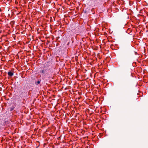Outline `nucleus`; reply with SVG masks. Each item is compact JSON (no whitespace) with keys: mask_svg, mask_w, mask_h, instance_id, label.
<instances>
[{"mask_svg":"<svg viewBox=\"0 0 148 148\" xmlns=\"http://www.w3.org/2000/svg\"><path fill=\"white\" fill-rule=\"evenodd\" d=\"M45 72V70L44 69H43L41 73H44Z\"/></svg>","mask_w":148,"mask_h":148,"instance_id":"nucleus-6","label":"nucleus"},{"mask_svg":"<svg viewBox=\"0 0 148 148\" xmlns=\"http://www.w3.org/2000/svg\"><path fill=\"white\" fill-rule=\"evenodd\" d=\"M8 74L9 76H12L14 74L11 71H9L8 73Z\"/></svg>","mask_w":148,"mask_h":148,"instance_id":"nucleus-1","label":"nucleus"},{"mask_svg":"<svg viewBox=\"0 0 148 148\" xmlns=\"http://www.w3.org/2000/svg\"><path fill=\"white\" fill-rule=\"evenodd\" d=\"M25 86H26V87L24 86V87H23V88L24 89H26L27 88V86H26V85H25Z\"/></svg>","mask_w":148,"mask_h":148,"instance_id":"nucleus-5","label":"nucleus"},{"mask_svg":"<svg viewBox=\"0 0 148 148\" xmlns=\"http://www.w3.org/2000/svg\"><path fill=\"white\" fill-rule=\"evenodd\" d=\"M14 107H11L10 108V110L11 111L12 110L14 109Z\"/></svg>","mask_w":148,"mask_h":148,"instance_id":"nucleus-4","label":"nucleus"},{"mask_svg":"<svg viewBox=\"0 0 148 148\" xmlns=\"http://www.w3.org/2000/svg\"><path fill=\"white\" fill-rule=\"evenodd\" d=\"M47 67V64L45 65L44 66V68H45L46 67Z\"/></svg>","mask_w":148,"mask_h":148,"instance_id":"nucleus-7","label":"nucleus"},{"mask_svg":"<svg viewBox=\"0 0 148 148\" xmlns=\"http://www.w3.org/2000/svg\"><path fill=\"white\" fill-rule=\"evenodd\" d=\"M40 83V81H38L37 82H35V84L37 85H38V84H39Z\"/></svg>","mask_w":148,"mask_h":148,"instance_id":"nucleus-3","label":"nucleus"},{"mask_svg":"<svg viewBox=\"0 0 148 148\" xmlns=\"http://www.w3.org/2000/svg\"><path fill=\"white\" fill-rule=\"evenodd\" d=\"M22 95H24V97H28V96H27L26 95V92H23L22 93Z\"/></svg>","mask_w":148,"mask_h":148,"instance_id":"nucleus-2","label":"nucleus"}]
</instances>
